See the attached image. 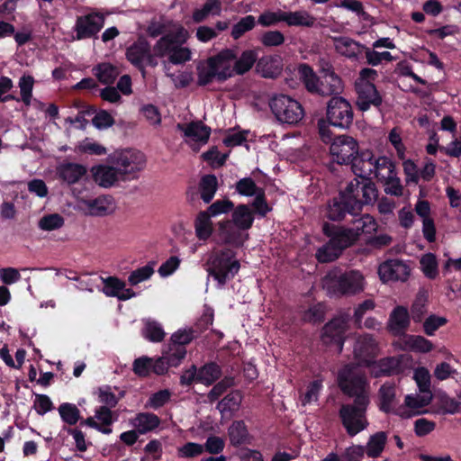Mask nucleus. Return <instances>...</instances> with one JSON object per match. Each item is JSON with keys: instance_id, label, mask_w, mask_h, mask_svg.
<instances>
[{"instance_id": "obj_31", "label": "nucleus", "mask_w": 461, "mask_h": 461, "mask_svg": "<svg viewBox=\"0 0 461 461\" xmlns=\"http://www.w3.org/2000/svg\"><path fill=\"white\" fill-rule=\"evenodd\" d=\"M253 220L252 211L245 204L237 206L232 213V221L239 230H249Z\"/></svg>"}, {"instance_id": "obj_20", "label": "nucleus", "mask_w": 461, "mask_h": 461, "mask_svg": "<svg viewBox=\"0 0 461 461\" xmlns=\"http://www.w3.org/2000/svg\"><path fill=\"white\" fill-rule=\"evenodd\" d=\"M80 204L86 215L94 217H104L112 214L115 210L114 201L109 195H100L95 199H82Z\"/></svg>"}, {"instance_id": "obj_1", "label": "nucleus", "mask_w": 461, "mask_h": 461, "mask_svg": "<svg viewBox=\"0 0 461 461\" xmlns=\"http://www.w3.org/2000/svg\"><path fill=\"white\" fill-rule=\"evenodd\" d=\"M377 198V190L369 179L359 181L357 178L351 180L339 196L335 198L329 205L327 217L330 220L343 218L341 208H346L351 213H359L364 204H369Z\"/></svg>"}, {"instance_id": "obj_47", "label": "nucleus", "mask_w": 461, "mask_h": 461, "mask_svg": "<svg viewBox=\"0 0 461 461\" xmlns=\"http://www.w3.org/2000/svg\"><path fill=\"white\" fill-rule=\"evenodd\" d=\"M439 406L445 413L461 412V393L458 395V400L448 396L447 393H441L439 395Z\"/></svg>"}, {"instance_id": "obj_8", "label": "nucleus", "mask_w": 461, "mask_h": 461, "mask_svg": "<svg viewBox=\"0 0 461 461\" xmlns=\"http://www.w3.org/2000/svg\"><path fill=\"white\" fill-rule=\"evenodd\" d=\"M341 212L344 214L343 218L337 221H345L348 223L353 224L352 228H340L338 229L339 232L351 246L358 239L361 233H372L376 230L377 224L375 219L369 214L360 215L359 213H351L346 208H341Z\"/></svg>"}, {"instance_id": "obj_7", "label": "nucleus", "mask_w": 461, "mask_h": 461, "mask_svg": "<svg viewBox=\"0 0 461 461\" xmlns=\"http://www.w3.org/2000/svg\"><path fill=\"white\" fill-rule=\"evenodd\" d=\"M109 161L116 167L122 180H125L129 176L134 177L146 166L145 155L133 149L114 151L109 156Z\"/></svg>"}, {"instance_id": "obj_64", "label": "nucleus", "mask_w": 461, "mask_h": 461, "mask_svg": "<svg viewBox=\"0 0 461 461\" xmlns=\"http://www.w3.org/2000/svg\"><path fill=\"white\" fill-rule=\"evenodd\" d=\"M141 113L150 125L158 126L161 122V115L158 109L153 104H146L141 108Z\"/></svg>"}, {"instance_id": "obj_54", "label": "nucleus", "mask_w": 461, "mask_h": 461, "mask_svg": "<svg viewBox=\"0 0 461 461\" xmlns=\"http://www.w3.org/2000/svg\"><path fill=\"white\" fill-rule=\"evenodd\" d=\"M325 307L321 303L310 307L303 314V320L310 323H318L324 320Z\"/></svg>"}, {"instance_id": "obj_26", "label": "nucleus", "mask_w": 461, "mask_h": 461, "mask_svg": "<svg viewBox=\"0 0 461 461\" xmlns=\"http://www.w3.org/2000/svg\"><path fill=\"white\" fill-rule=\"evenodd\" d=\"M410 324V316L406 308L396 307L390 315L388 321L389 330L395 336L404 334Z\"/></svg>"}, {"instance_id": "obj_61", "label": "nucleus", "mask_w": 461, "mask_h": 461, "mask_svg": "<svg viewBox=\"0 0 461 461\" xmlns=\"http://www.w3.org/2000/svg\"><path fill=\"white\" fill-rule=\"evenodd\" d=\"M322 389V381L315 380L309 384L307 386L306 393L303 394L302 398V402L303 405L307 403H311L312 402H316L318 400L319 393Z\"/></svg>"}, {"instance_id": "obj_50", "label": "nucleus", "mask_w": 461, "mask_h": 461, "mask_svg": "<svg viewBox=\"0 0 461 461\" xmlns=\"http://www.w3.org/2000/svg\"><path fill=\"white\" fill-rule=\"evenodd\" d=\"M111 409V407L100 406L95 410V418L99 421L98 423L103 426V429H112L111 425L117 420V417L114 416Z\"/></svg>"}, {"instance_id": "obj_55", "label": "nucleus", "mask_w": 461, "mask_h": 461, "mask_svg": "<svg viewBox=\"0 0 461 461\" xmlns=\"http://www.w3.org/2000/svg\"><path fill=\"white\" fill-rule=\"evenodd\" d=\"M171 394L168 389L159 390L149 396L148 405L154 410L163 407L169 402Z\"/></svg>"}, {"instance_id": "obj_56", "label": "nucleus", "mask_w": 461, "mask_h": 461, "mask_svg": "<svg viewBox=\"0 0 461 461\" xmlns=\"http://www.w3.org/2000/svg\"><path fill=\"white\" fill-rule=\"evenodd\" d=\"M104 293L108 296H115L118 298L120 291L123 290L125 284L114 276H109L104 279Z\"/></svg>"}, {"instance_id": "obj_63", "label": "nucleus", "mask_w": 461, "mask_h": 461, "mask_svg": "<svg viewBox=\"0 0 461 461\" xmlns=\"http://www.w3.org/2000/svg\"><path fill=\"white\" fill-rule=\"evenodd\" d=\"M194 331L192 329L189 330H179L171 336V341L173 345L176 347H183L185 344L190 343L194 339Z\"/></svg>"}, {"instance_id": "obj_27", "label": "nucleus", "mask_w": 461, "mask_h": 461, "mask_svg": "<svg viewBox=\"0 0 461 461\" xmlns=\"http://www.w3.org/2000/svg\"><path fill=\"white\" fill-rule=\"evenodd\" d=\"M177 127L193 141L205 143L211 133V129L205 126L202 122H191L185 126L178 124Z\"/></svg>"}, {"instance_id": "obj_9", "label": "nucleus", "mask_w": 461, "mask_h": 461, "mask_svg": "<svg viewBox=\"0 0 461 461\" xmlns=\"http://www.w3.org/2000/svg\"><path fill=\"white\" fill-rule=\"evenodd\" d=\"M270 109L282 123L296 124L304 115L300 103L286 95H277L269 101Z\"/></svg>"}, {"instance_id": "obj_33", "label": "nucleus", "mask_w": 461, "mask_h": 461, "mask_svg": "<svg viewBox=\"0 0 461 461\" xmlns=\"http://www.w3.org/2000/svg\"><path fill=\"white\" fill-rule=\"evenodd\" d=\"M316 19L306 11L285 12V22L289 26H305L314 25Z\"/></svg>"}, {"instance_id": "obj_19", "label": "nucleus", "mask_w": 461, "mask_h": 461, "mask_svg": "<svg viewBox=\"0 0 461 461\" xmlns=\"http://www.w3.org/2000/svg\"><path fill=\"white\" fill-rule=\"evenodd\" d=\"M356 90L357 93V105L361 111H367L371 105L379 106L382 103V97L375 85L371 82L356 81Z\"/></svg>"}, {"instance_id": "obj_62", "label": "nucleus", "mask_w": 461, "mask_h": 461, "mask_svg": "<svg viewBox=\"0 0 461 461\" xmlns=\"http://www.w3.org/2000/svg\"><path fill=\"white\" fill-rule=\"evenodd\" d=\"M225 442L218 436H210L207 438L203 445L204 451L212 455H217L224 449Z\"/></svg>"}, {"instance_id": "obj_32", "label": "nucleus", "mask_w": 461, "mask_h": 461, "mask_svg": "<svg viewBox=\"0 0 461 461\" xmlns=\"http://www.w3.org/2000/svg\"><path fill=\"white\" fill-rule=\"evenodd\" d=\"M387 441V434L384 431H378L370 436L366 444V455L368 457L376 458L384 451Z\"/></svg>"}, {"instance_id": "obj_58", "label": "nucleus", "mask_w": 461, "mask_h": 461, "mask_svg": "<svg viewBox=\"0 0 461 461\" xmlns=\"http://www.w3.org/2000/svg\"><path fill=\"white\" fill-rule=\"evenodd\" d=\"M34 79L32 76H23L20 78L19 87L23 102L30 105Z\"/></svg>"}, {"instance_id": "obj_49", "label": "nucleus", "mask_w": 461, "mask_h": 461, "mask_svg": "<svg viewBox=\"0 0 461 461\" xmlns=\"http://www.w3.org/2000/svg\"><path fill=\"white\" fill-rule=\"evenodd\" d=\"M153 265L154 263H150L132 271L128 277L130 285H137L140 282L149 279L154 273Z\"/></svg>"}, {"instance_id": "obj_43", "label": "nucleus", "mask_w": 461, "mask_h": 461, "mask_svg": "<svg viewBox=\"0 0 461 461\" xmlns=\"http://www.w3.org/2000/svg\"><path fill=\"white\" fill-rule=\"evenodd\" d=\"M95 70L98 80L106 85L112 84L119 75L117 68L109 63L100 64Z\"/></svg>"}, {"instance_id": "obj_21", "label": "nucleus", "mask_w": 461, "mask_h": 461, "mask_svg": "<svg viewBox=\"0 0 461 461\" xmlns=\"http://www.w3.org/2000/svg\"><path fill=\"white\" fill-rule=\"evenodd\" d=\"M104 18L99 14H89L80 16L77 20V39L89 38L97 33L104 26Z\"/></svg>"}, {"instance_id": "obj_13", "label": "nucleus", "mask_w": 461, "mask_h": 461, "mask_svg": "<svg viewBox=\"0 0 461 461\" xmlns=\"http://www.w3.org/2000/svg\"><path fill=\"white\" fill-rule=\"evenodd\" d=\"M126 55L128 60L140 69L143 77L146 76L145 65L155 68L158 64L155 52L151 53L150 45L144 38H139L131 45Z\"/></svg>"}, {"instance_id": "obj_38", "label": "nucleus", "mask_w": 461, "mask_h": 461, "mask_svg": "<svg viewBox=\"0 0 461 461\" xmlns=\"http://www.w3.org/2000/svg\"><path fill=\"white\" fill-rule=\"evenodd\" d=\"M375 168L374 170L375 176L384 183L395 174L394 166L391 160L385 157H381L375 160Z\"/></svg>"}, {"instance_id": "obj_29", "label": "nucleus", "mask_w": 461, "mask_h": 461, "mask_svg": "<svg viewBox=\"0 0 461 461\" xmlns=\"http://www.w3.org/2000/svg\"><path fill=\"white\" fill-rule=\"evenodd\" d=\"M160 424V419L154 413L141 412L137 414L133 421V426L140 434H146L157 429Z\"/></svg>"}, {"instance_id": "obj_53", "label": "nucleus", "mask_w": 461, "mask_h": 461, "mask_svg": "<svg viewBox=\"0 0 461 461\" xmlns=\"http://www.w3.org/2000/svg\"><path fill=\"white\" fill-rule=\"evenodd\" d=\"M143 333L148 339L153 342L162 341L165 337L163 329L154 321H148L146 322Z\"/></svg>"}, {"instance_id": "obj_41", "label": "nucleus", "mask_w": 461, "mask_h": 461, "mask_svg": "<svg viewBox=\"0 0 461 461\" xmlns=\"http://www.w3.org/2000/svg\"><path fill=\"white\" fill-rule=\"evenodd\" d=\"M58 411L62 421L69 426L76 425L81 419L79 409L73 403H61Z\"/></svg>"}, {"instance_id": "obj_6", "label": "nucleus", "mask_w": 461, "mask_h": 461, "mask_svg": "<svg viewBox=\"0 0 461 461\" xmlns=\"http://www.w3.org/2000/svg\"><path fill=\"white\" fill-rule=\"evenodd\" d=\"M369 404L361 398L351 403L341 404L339 410V418L348 436H356L369 425L366 418Z\"/></svg>"}, {"instance_id": "obj_46", "label": "nucleus", "mask_w": 461, "mask_h": 461, "mask_svg": "<svg viewBox=\"0 0 461 461\" xmlns=\"http://www.w3.org/2000/svg\"><path fill=\"white\" fill-rule=\"evenodd\" d=\"M420 267L424 275L434 279L438 276V263L434 254L427 253L420 260Z\"/></svg>"}, {"instance_id": "obj_48", "label": "nucleus", "mask_w": 461, "mask_h": 461, "mask_svg": "<svg viewBox=\"0 0 461 461\" xmlns=\"http://www.w3.org/2000/svg\"><path fill=\"white\" fill-rule=\"evenodd\" d=\"M405 344L411 349L422 353L429 352L433 348L432 343L421 336H407Z\"/></svg>"}, {"instance_id": "obj_57", "label": "nucleus", "mask_w": 461, "mask_h": 461, "mask_svg": "<svg viewBox=\"0 0 461 461\" xmlns=\"http://www.w3.org/2000/svg\"><path fill=\"white\" fill-rule=\"evenodd\" d=\"M224 378L213 385L208 396L211 401L217 400L228 388L233 385L235 376H223Z\"/></svg>"}, {"instance_id": "obj_37", "label": "nucleus", "mask_w": 461, "mask_h": 461, "mask_svg": "<svg viewBox=\"0 0 461 461\" xmlns=\"http://www.w3.org/2000/svg\"><path fill=\"white\" fill-rule=\"evenodd\" d=\"M221 12V0H207L201 9H196L193 13V20L195 23H201L204 21L210 14L219 15Z\"/></svg>"}, {"instance_id": "obj_16", "label": "nucleus", "mask_w": 461, "mask_h": 461, "mask_svg": "<svg viewBox=\"0 0 461 461\" xmlns=\"http://www.w3.org/2000/svg\"><path fill=\"white\" fill-rule=\"evenodd\" d=\"M330 240L319 248L316 252V258L321 263H328L337 259L342 251L350 247L348 240L336 230L332 234L326 232Z\"/></svg>"}, {"instance_id": "obj_35", "label": "nucleus", "mask_w": 461, "mask_h": 461, "mask_svg": "<svg viewBox=\"0 0 461 461\" xmlns=\"http://www.w3.org/2000/svg\"><path fill=\"white\" fill-rule=\"evenodd\" d=\"M197 84L206 86L213 81L218 80V73L209 59L203 62H200L197 67Z\"/></svg>"}, {"instance_id": "obj_18", "label": "nucleus", "mask_w": 461, "mask_h": 461, "mask_svg": "<svg viewBox=\"0 0 461 461\" xmlns=\"http://www.w3.org/2000/svg\"><path fill=\"white\" fill-rule=\"evenodd\" d=\"M236 59L237 52L230 49L222 50L217 55L209 58L218 73V81H225L233 76Z\"/></svg>"}, {"instance_id": "obj_11", "label": "nucleus", "mask_w": 461, "mask_h": 461, "mask_svg": "<svg viewBox=\"0 0 461 461\" xmlns=\"http://www.w3.org/2000/svg\"><path fill=\"white\" fill-rule=\"evenodd\" d=\"M350 319L348 313H340L324 325L321 332V341L323 344L334 345L337 351H342L344 343V333L347 330L348 323Z\"/></svg>"}, {"instance_id": "obj_40", "label": "nucleus", "mask_w": 461, "mask_h": 461, "mask_svg": "<svg viewBox=\"0 0 461 461\" xmlns=\"http://www.w3.org/2000/svg\"><path fill=\"white\" fill-rule=\"evenodd\" d=\"M218 187L217 178L214 175H206L200 182L201 198L208 203L213 198Z\"/></svg>"}, {"instance_id": "obj_22", "label": "nucleus", "mask_w": 461, "mask_h": 461, "mask_svg": "<svg viewBox=\"0 0 461 461\" xmlns=\"http://www.w3.org/2000/svg\"><path fill=\"white\" fill-rule=\"evenodd\" d=\"M375 160L369 150L358 152L350 162L354 174L364 180L368 179L375 168Z\"/></svg>"}, {"instance_id": "obj_3", "label": "nucleus", "mask_w": 461, "mask_h": 461, "mask_svg": "<svg viewBox=\"0 0 461 461\" xmlns=\"http://www.w3.org/2000/svg\"><path fill=\"white\" fill-rule=\"evenodd\" d=\"M322 287L330 296H351L364 291V276L357 270L341 272L334 269L322 279Z\"/></svg>"}, {"instance_id": "obj_42", "label": "nucleus", "mask_w": 461, "mask_h": 461, "mask_svg": "<svg viewBox=\"0 0 461 461\" xmlns=\"http://www.w3.org/2000/svg\"><path fill=\"white\" fill-rule=\"evenodd\" d=\"M221 236L224 239V241L229 244H232L235 246H241L244 242L245 237L240 232V230H236L232 227L230 221H227L221 225Z\"/></svg>"}, {"instance_id": "obj_17", "label": "nucleus", "mask_w": 461, "mask_h": 461, "mask_svg": "<svg viewBox=\"0 0 461 461\" xmlns=\"http://www.w3.org/2000/svg\"><path fill=\"white\" fill-rule=\"evenodd\" d=\"M410 267L399 259H389L382 263L378 267V275L384 282L406 281L410 276Z\"/></svg>"}, {"instance_id": "obj_28", "label": "nucleus", "mask_w": 461, "mask_h": 461, "mask_svg": "<svg viewBox=\"0 0 461 461\" xmlns=\"http://www.w3.org/2000/svg\"><path fill=\"white\" fill-rule=\"evenodd\" d=\"M228 436L233 447L249 443V433L244 420H234L228 429Z\"/></svg>"}, {"instance_id": "obj_34", "label": "nucleus", "mask_w": 461, "mask_h": 461, "mask_svg": "<svg viewBox=\"0 0 461 461\" xmlns=\"http://www.w3.org/2000/svg\"><path fill=\"white\" fill-rule=\"evenodd\" d=\"M257 70L264 77L274 78L280 73L281 68L276 59L267 56L258 59Z\"/></svg>"}, {"instance_id": "obj_10", "label": "nucleus", "mask_w": 461, "mask_h": 461, "mask_svg": "<svg viewBox=\"0 0 461 461\" xmlns=\"http://www.w3.org/2000/svg\"><path fill=\"white\" fill-rule=\"evenodd\" d=\"M377 350V343L371 335H359L353 348L354 360L347 364L339 375H350L358 366H369L371 363L369 358L374 357Z\"/></svg>"}, {"instance_id": "obj_2", "label": "nucleus", "mask_w": 461, "mask_h": 461, "mask_svg": "<svg viewBox=\"0 0 461 461\" xmlns=\"http://www.w3.org/2000/svg\"><path fill=\"white\" fill-rule=\"evenodd\" d=\"M189 37L188 32L179 27L176 31L170 32L163 35L153 46V51L157 58H167V61H164V69L168 77H173L168 71V63L175 65L184 64L192 58L191 50L183 47Z\"/></svg>"}, {"instance_id": "obj_30", "label": "nucleus", "mask_w": 461, "mask_h": 461, "mask_svg": "<svg viewBox=\"0 0 461 461\" xmlns=\"http://www.w3.org/2000/svg\"><path fill=\"white\" fill-rule=\"evenodd\" d=\"M242 396L240 391H232L223 397L217 404V409L222 415H232L240 409Z\"/></svg>"}, {"instance_id": "obj_5", "label": "nucleus", "mask_w": 461, "mask_h": 461, "mask_svg": "<svg viewBox=\"0 0 461 461\" xmlns=\"http://www.w3.org/2000/svg\"><path fill=\"white\" fill-rule=\"evenodd\" d=\"M206 271L222 286L240 269V262L230 249L212 251L206 262Z\"/></svg>"}, {"instance_id": "obj_25", "label": "nucleus", "mask_w": 461, "mask_h": 461, "mask_svg": "<svg viewBox=\"0 0 461 461\" xmlns=\"http://www.w3.org/2000/svg\"><path fill=\"white\" fill-rule=\"evenodd\" d=\"M336 51L348 59H357L362 55L365 46L348 37L333 38Z\"/></svg>"}, {"instance_id": "obj_45", "label": "nucleus", "mask_w": 461, "mask_h": 461, "mask_svg": "<svg viewBox=\"0 0 461 461\" xmlns=\"http://www.w3.org/2000/svg\"><path fill=\"white\" fill-rule=\"evenodd\" d=\"M196 235L200 240H206L212 233L210 214L206 212L199 213L195 222Z\"/></svg>"}, {"instance_id": "obj_60", "label": "nucleus", "mask_w": 461, "mask_h": 461, "mask_svg": "<svg viewBox=\"0 0 461 461\" xmlns=\"http://www.w3.org/2000/svg\"><path fill=\"white\" fill-rule=\"evenodd\" d=\"M99 402L104 403V406L113 408L117 405L119 398L112 392L110 385H103L98 387Z\"/></svg>"}, {"instance_id": "obj_52", "label": "nucleus", "mask_w": 461, "mask_h": 461, "mask_svg": "<svg viewBox=\"0 0 461 461\" xmlns=\"http://www.w3.org/2000/svg\"><path fill=\"white\" fill-rule=\"evenodd\" d=\"M63 225L64 218L58 213L43 216L39 221V227L41 230L48 231L60 229Z\"/></svg>"}, {"instance_id": "obj_59", "label": "nucleus", "mask_w": 461, "mask_h": 461, "mask_svg": "<svg viewBox=\"0 0 461 461\" xmlns=\"http://www.w3.org/2000/svg\"><path fill=\"white\" fill-rule=\"evenodd\" d=\"M260 41L266 47H277L285 42V36L279 31H268L262 34Z\"/></svg>"}, {"instance_id": "obj_51", "label": "nucleus", "mask_w": 461, "mask_h": 461, "mask_svg": "<svg viewBox=\"0 0 461 461\" xmlns=\"http://www.w3.org/2000/svg\"><path fill=\"white\" fill-rule=\"evenodd\" d=\"M236 190L241 195L256 196L263 189L257 186L252 178L245 177L237 182Z\"/></svg>"}, {"instance_id": "obj_36", "label": "nucleus", "mask_w": 461, "mask_h": 461, "mask_svg": "<svg viewBox=\"0 0 461 461\" xmlns=\"http://www.w3.org/2000/svg\"><path fill=\"white\" fill-rule=\"evenodd\" d=\"M258 59V53L256 50H248L234 61V70L238 75H243L249 71Z\"/></svg>"}, {"instance_id": "obj_4", "label": "nucleus", "mask_w": 461, "mask_h": 461, "mask_svg": "<svg viewBox=\"0 0 461 461\" xmlns=\"http://www.w3.org/2000/svg\"><path fill=\"white\" fill-rule=\"evenodd\" d=\"M327 68H322L323 76L319 79L313 70L308 65L299 67L300 77L307 90L322 96L338 95L343 91V83L340 77L330 70V66L326 63Z\"/></svg>"}, {"instance_id": "obj_15", "label": "nucleus", "mask_w": 461, "mask_h": 461, "mask_svg": "<svg viewBox=\"0 0 461 461\" xmlns=\"http://www.w3.org/2000/svg\"><path fill=\"white\" fill-rule=\"evenodd\" d=\"M366 376H338V384L342 393L354 401L363 399L366 403H370L368 382Z\"/></svg>"}, {"instance_id": "obj_24", "label": "nucleus", "mask_w": 461, "mask_h": 461, "mask_svg": "<svg viewBox=\"0 0 461 461\" xmlns=\"http://www.w3.org/2000/svg\"><path fill=\"white\" fill-rule=\"evenodd\" d=\"M86 172V167L77 163L66 162L57 167L59 177L68 185L77 183Z\"/></svg>"}, {"instance_id": "obj_39", "label": "nucleus", "mask_w": 461, "mask_h": 461, "mask_svg": "<svg viewBox=\"0 0 461 461\" xmlns=\"http://www.w3.org/2000/svg\"><path fill=\"white\" fill-rule=\"evenodd\" d=\"M379 410L389 413L395 399V387L387 384H383L378 392Z\"/></svg>"}, {"instance_id": "obj_44", "label": "nucleus", "mask_w": 461, "mask_h": 461, "mask_svg": "<svg viewBox=\"0 0 461 461\" xmlns=\"http://www.w3.org/2000/svg\"><path fill=\"white\" fill-rule=\"evenodd\" d=\"M255 25V17L253 15H247L233 25L230 35L234 40H238L246 32L251 31Z\"/></svg>"}, {"instance_id": "obj_23", "label": "nucleus", "mask_w": 461, "mask_h": 461, "mask_svg": "<svg viewBox=\"0 0 461 461\" xmlns=\"http://www.w3.org/2000/svg\"><path fill=\"white\" fill-rule=\"evenodd\" d=\"M94 181L100 186L108 188L122 180L116 167L99 165L91 168Z\"/></svg>"}, {"instance_id": "obj_14", "label": "nucleus", "mask_w": 461, "mask_h": 461, "mask_svg": "<svg viewBox=\"0 0 461 461\" xmlns=\"http://www.w3.org/2000/svg\"><path fill=\"white\" fill-rule=\"evenodd\" d=\"M357 141L351 136L339 135L330 143V152L334 161L339 165H348L358 154Z\"/></svg>"}, {"instance_id": "obj_12", "label": "nucleus", "mask_w": 461, "mask_h": 461, "mask_svg": "<svg viewBox=\"0 0 461 461\" xmlns=\"http://www.w3.org/2000/svg\"><path fill=\"white\" fill-rule=\"evenodd\" d=\"M329 122L341 129L348 128L353 122V110L348 101L341 96H333L327 104Z\"/></svg>"}]
</instances>
